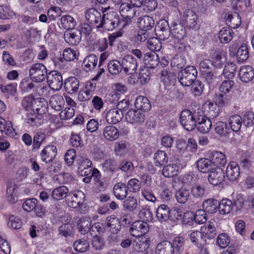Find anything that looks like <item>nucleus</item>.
<instances>
[{
  "mask_svg": "<svg viewBox=\"0 0 254 254\" xmlns=\"http://www.w3.org/2000/svg\"><path fill=\"white\" fill-rule=\"evenodd\" d=\"M214 130L216 133L221 136L227 137L229 132V128L225 122L221 121V117L216 121L214 125Z\"/></svg>",
  "mask_w": 254,
  "mask_h": 254,
  "instance_id": "e433bc0d",
  "label": "nucleus"
},
{
  "mask_svg": "<svg viewBox=\"0 0 254 254\" xmlns=\"http://www.w3.org/2000/svg\"><path fill=\"white\" fill-rule=\"evenodd\" d=\"M91 221L88 217H82L78 224L79 232L81 234L84 235L91 229Z\"/></svg>",
  "mask_w": 254,
  "mask_h": 254,
  "instance_id": "5fc2aeb1",
  "label": "nucleus"
},
{
  "mask_svg": "<svg viewBox=\"0 0 254 254\" xmlns=\"http://www.w3.org/2000/svg\"><path fill=\"white\" fill-rule=\"evenodd\" d=\"M149 239L145 236L138 237L133 243L134 250L138 252L145 251L149 248Z\"/></svg>",
  "mask_w": 254,
  "mask_h": 254,
  "instance_id": "a878e982",
  "label": "nucleus"
},
{
  "mask_svg": "<svg viewBox=\"0 0 254 254\" xmlns=\"http://www.w3.org/2000/svg\"><path fill=\"white\" fill-rule=\"evenodd\" d=\"M17 186L13 185L12 183L9 184L6 190V194L7 200L11 203H14L17 201Z\"/></svg>",
  "mask_w": 254,
  "mask_h": 254,
  "instance_id": "e2e57ef3",
  "label": "nucleus"
},
{
  "mask_svg": "<svg viewBox=\"0 0 254 254\" xmlns=\"http://www.w3.org/2000/svg\"><path fill=\"white\" fill-rule=\"evenodd\" d=\"M113 190L115 196L119 199L123 200L127 195V190L123 183H117L114 186Z\"/></svg>",
  "mask_w": 254,
  "mask_h": 254,
  "instance_id": "37998d69",
  "label": "nucleus"
},
{
  "mask_svg": "<svg viewBox=\"0 0 254 254\" xmlns=\"http://www.w3.org/2000/svg\"><path fill=\"white\" fill-rule=\"evenodd\" d=\"M113 89L114 90V93L112 94L113 99L111 100V101L113 102L118 100L119 99V94H124L127 90L126 86L121 83H115L113 85Z\"/></svg>",
  "mask_w": 254,
  "mask_h": 254,
  "instance_id": "6e6d98bb",
  "label": "nucleus"
},
{
  "mask_svg": "<svg viewBox=\"0 0 254 254\" xmlns=\"http://www.w3.org/2000/svg\"><path fill=\"white\" fill-rule=\"evenodd\" d=\"M190 196V190L184 188L179 189L175 194L177 201L180 204L185 203Z\"/></svg>",
  "mask_w": 254,
  "mask_h": 254,
  "instance_id": "49530a36",
  "label": "nucleus"
},
{
  "mask_svg": "<svg viewBox=\"0 0 254 254\" xmlns=\"http://www.w3.org/2000/svg\"><path fill=\"white\" fill-rule=\"evenodd\" d=\"M31 78H25L23 79L20 83V88L22 92H30L34 89L35 85Z\"/></svg>",
  "mask_w": 254,
  "mask_h": 254,
  "instance_id": "bf43d9fd",
  "label": "nucleus"
},
{
  "mask_svg": "<svg viewBox=\"0 0 254 254\" xmlns=\"http://www.w3.org/2000/svg\"><path fill=\"white\" fill-rule=\"evenodd\" d=\"M49 87L53 90H59L63 86V77L60 73L56 71L50 72L47 76Z\"/></svg>",
  "mask_w": 254,
  "mask_h": 254,
  "instance_id": "1a4fd4ad",
  "label": "nucleus"
},
{
  "mask_svg": "<svg viewBox=\"0 0 254 254\" xmlns=\"http://www.w3.org/2000/svg\"><path fill=\"white\" fill-rule=\"evenodd\" d=\"M57 154V147L54 145L46 146L41 152V160L46 163L52 161Z\"/></svg>",
  "mask_w": 254,
  "mask_h": 254,
  "instance_id": "a211bd4d",
  "label": "nucleus"
},
{
  "mask_svg": "<svg viewBox=\"0 0 254 254\" xmlns=\"http://www.w3.org/2000/svg\"><path fill=\"white\" fill-rule=\"evenodd\" d=\"M170 213V208L167 205L162 204L158 207L156 212V215L157 219L160 222H164L169 220Z\"/></svg>",
  "mask_w": 254,
  "mask_h": 254,
  "instance_id": "aec40b11",
  "label": "nucleus"
},
{
  "mask_svg": "<svg viewBox=\"0 0 254 254\" xmlns=\"http://www.w3.org/2000/svg\"><path fill=\"white\" fill-rule=\"evenodd\" d=\"M0 130L13 137L17 135L12 127L11 123L6 121L1 117H0Z\"/></svg>",
  "mask_w": 254,
  "mask_h": 254,
  "instance_id": "58836bf2",
  "label": "nucleus"
},
{
  "mask_svg": "<svg viewBox=\"0 0 254 254\" xmlns=\"http://www.w3.org/2000/svg\"><path fill=\"white\" fill-rule=\"evenodd\" d=\"M123 117L121 111L118 108L109 110L106 115V121L110 124H116L119 123Z\"/></svg>",
  "mask_w": 254,
  "mask_h": 254,
  "instance_id": "6ab92c4d",
  "label": "nucleus"
},
{
  "mask_svg": "<svg viewBox=\"0 0 254 254\" xmlns=\"http://www.w3.org/2000/svg\"><path fill=\"white\" fill-rule=\"evenodd\" d=\"M149 226L146 222L136 221L134 222L129 229L130 234L135 237H142L148 232Z\"/></svg>",
  "mask_w": 254,
  "mask_h": 254,
  "instance_id": "6e6552de",
  "label": "nucleus"
},
{
  "mask_svg": "<svg viewBox=\"0 0 254 254\" xmlns=\"http://www.w3.org/2000/svg\"><path fill=\"white\" fill-rule=\"evenodd\" d=\"M29 75L34 82H42L47 76V68L42 64H34L30 69Z\"/></svg>",
  "mask_w": 254,
  "mask_h": 254,
  "instance_id": "20e7f679",
  "label": "nucleus"
},
{
  "mask_svg": "<svg viewBox=\"0 0 254 254\" xmlns=\"http://www.w3.org/2000/svg\"><path fill=\"white\" fill-rule=\"evenodd\" d=\"M212 163L214 166L218 167L219 165L223 166L226 164L227 161L225 154L221 152L216 151L212 154Z\"/></svg>",
  "mask_w": 254,
  "mask_h": 254,
  "instance_id": "680f3d73",
  "label": "nucleus"
},
{
  "mask_svg": "<svg viewBox=\"0 0 254 254\" xmlns=\"http://www.w3.org/2000/svg\"><path fill=\"white\" fill-rule=\"evenodd\" d=\"M171 34L174 38L178 40V42L180 43L185 36L186 30L180 23L176 24L171 30Z\"/></svg>",
  "mask_w": 254,
  "mask_h": 254,
  "instance_id": "c03bdc74",
  "label": "nucleus"
},
{
  "mask_svg": "<svg viewBox=\"0 0 254 254\" xmlns=\"http://www.w3.org/2000/svg\"><path fill=\"white\" fill-rule=\"evenodd\" d=\"M16 13L10 7L6 5H0V19L9 20L15 18Z\"/></svg>",
  "mask_w": 254,
  "mask_h": 254,
  "instance_id": "603ef678",
  "label": "nucleus"
},
{
  "mask_svg": "<svg viewBox=\"0 0 254 254\" xmlns=\"http://www.w3.org/2000/svg\"><path fill=\"white\" fill-rule=\"evenodd\" d=\"M68 192V189L64 186L56 188L53 190L52 196L54 199L61 200L64 198Z\"/></svg>",
  "mask_w": 254,
  "mask_h": 254,
  "instance_id": "4d7b16f0",
  "label": "nucleus"
},
{
  "mask_svg": "<svg viewBox=\"0 0 254 254\" xmlns=\"http://www.w3.org/2000/svg\"><path fill=\"white\" fill-rule=\"evenodd\" d=\"M134 106L136 109L143 112L149 111L151 107L150 101L144 96H138L136 98Z\"/></svg>",
  "mask_w": 254,
  "mask_h": 254,
  "instance_id": "bb28decb",
  "label": "nucleus"
},
{
  "mask_svg": "<svg viewBox=\"0 0 254 254\" xmlns=\"http://www.w3.org/2000/svg\"><path fill=\"white\" fill-rule=\"evenodd\" d=\"M196 166L198 171L202 173H209L215 167L211 160L206 158L198 159Z\"/></svg>",
  "mask_w": 254,
  "mask_h": 254,
  "instance_id": "412c9836",
  "label": "nucleus"
},
{
  "mask_svg": "<svg viewBox=\"0 0 254 254\" xmlns=\"http://www.w3.org/2000/svg\"><path fill=\"white\" fill-rule=\"evenodd\" d=\"M125 119L130 124L138 126L144 122L145 116L138 110L131 109L127 113Z\"/></svg>",
  "mask_w": 254,
  "mask_h": 254,
  "instance_id": "9b49d317",
  "label": "nucleus"
},
{
  "mask_svg": "<svg viewBox=\"0 0 254 254\" xmlns=\"http://www.w3.org/2000/svg\"><path fill=\"white\" fill-rule=\"evenodd\" d=\"M189 237L190 241L199 248L206 244V240L203 239L202 234L199 231H191L189 234Z\"/></svg>",
  "mask_w": 254,
  "mask_h": 254,
  "instance_id": "473e14b6",
  "label": "nucleus"
},
{
  "mask_svg": "<svg viewBox=\"0 0 254 254\" xmlns=\"http://www.w3.org/2000/svg\"><path fill=\"white\" fill-rule=\"evenodd\" d=\"M158 55L154 52L147 53L144 56V62L150 68L155 67L158 64Z\"/></svg>",
  "mask_w": 254,
  "mask_h": 254,
  "instance_id": "79ce46f5",
  "label": "nucleus"
},
{
  "mask_svg": "<svg viewBox=\"0 0 254 254\" xmlns=\"http://www.w3.org/2000/svg\"><path fill=\"white\" fill-rule=\"evenodd\" d=\"M102 134L106 140L114 141L119 138L120 132L116 127L112 125H108L103 129Z\"/></svg>",
  "mask_w": 254,
  "mask_h": 254,
  "instance_id": "f3484780",
  "label": "nucleus"
},
{
  "mask_svg": "<svg viewBox=\"0 0 254 254\" xmlns=\"http://www.w3.org/2000/svg\"><path fill=\"white\" fill-rule=\"evenodd\" d=\"M233 32L229 27L223 28L219 33L218 38L222 43H228L233 38Z\"/></svg>",
  "mask_w": 254,
  "mask_h": 254,
  "instance_id": "3c124183",
  "label": "nucleus"
},
{
  "mask_svg": "<svg viewBox=\"0 0 254 254\" xmlns=\"http://www.w3.org/2000/svg\"><path fill=\"white\" fill-rule=\"evenodd\" d=\"M73 247L75 251L84 253L88 250L89 244L85 239H79L74 242Z\"/></svg>",
  "mask_w": 254,
  "mask_h": 254,
  "instance_id": "0e129e2a",
  "label": "nucleus"
},
{
  "mask_svg": "<svg viewBox=\"0 0 254 254\" xmlns=\"http://www.w3.org/2000/svg\"><path fill=\"white\" fill-rule=\"evenodd\" d=\"M182 168L181 161L179 159H171L169 164L163 169L162 174L165 177H173L178 175Z\"/></svg>",
  "mask_w": 254,
  "mask_h": 254,
  "instance_id": "423d86ee",
  "label": "nucleus"
},
{
  "mask_svg": "<svg viewBox=\"0 0 254 254\" xmlns=\"http://www.w3.org/2000/svg\"><path fill=\"white\" fill-rule=\"evenodd\" d=\"M201 233L208 239H213L216 235V231L213 222H209L201 227Z\"/></svg>",
  "mask_w": 254,
  "mask_h": 254,
  "instance_id": "c85d7f7f",
  "label": "nucleus"
},
{
  "mask_svg": "<svg viewBox=\"0 0 254 254\" xmlns=\"http://www.w3.org/2000/svg\"><path fill=\"white\" fill-rule=\"evenodd\" d=\"M97 63V57L93 54L89 55L86 57L83 61V69L86 71H91L95 68Z\"/></svg>",
  "mask_w": 254,
  "mask_h": 254,
  "instance_id": "c756f323",
  "label": "nucleus"
},
{
  "mask_svg": "<svg viewBox=\"0 0 254 254\" xmlns=\"http://www.w3.org/2000/svg\"><path fill=\"white\" fill-rule=\"evenodd\" d=\"M34 103L33 113L42 115L47 111L48 103L44 98H36Z\"/></svg>",
  "mask_w": 254,
  "mask_h": 254,
  "instance_id": "c9c22d12",
  "label": "nucleus"
},
{
  "mask_svg": "<svg viewBox=\"0 0 254 254\" xmlns=\"http://www.w3.org/2000/svg\"><path fill=\"white\" fill-rule=\"evenodd\" d=\"M249 51L246 44H242L238 48L237 53L238 61L243 63L246 61L249 58Z\"/></svg>",
  "mask_w": 254,
  "mask_h": 254,
  "instance_id": "052dcab7",
  "label": "nucleus"
},
{
  "mask_svg": "<svg viewBox=\"0 0 254 254\" xmlns=\"http://www.w3.org/2000/svg\"><path fill=\"white\" fill-rule=\"evenodd\" d=\"M233 202L228 199H223L217 208L220 215H224L230 213L232 209Z\"/></svg>",
  "mask_w": 254,
  "mask_h": 254,
  "instance_id": "8fccbe9b",
  "label": "nucleus"
},
{
  "mask_svg": "<svg viewBox=\"0 0 254 254\" xmlns=\"http://www.w3.org/2000/svg\"><path fill=\"white\" fill-rule=\"evenodd\" d=\"M168 157L167 153L162 150H158L154 155V162L156 166L161 167L167 164Z\"/></svg>",
  "mask_w": 254,
  "mask_h": 254,
  "instance_id": "de8ad7c7",
  "label": "nucleus"
},
{
  "mask_svg": "<svg viewBox=\"0 0 254 254\" xmlns=\"http://www.w3.org/2000/svg\"><path fill=\"white\" fill-rule=\"evenodd\" d=\"M202 207L204 211L209 213H213L216 212L218 208V202L214 199H207L203 201Z\"/></svg>",
  "mask_w": 254,
  "mask_h": 254,
  "instance_id": "864d4df0",
  "label": "nucleus"
},
{
  "mask_svg": "<svg viewBox=\"0 0 254 254\" xmlns=\"http://www.w3.org/2000/svg\"><path fill=\"white\" fill-rule=\"evenodd\" d=\"M7 225L10 229H19L21 227L22 222L19 217L11 215L8 218Z\"/></svg>",
  "mask_w": 254,
  "mask_h": 254,
  "instance_id": "774afa93",
  "label": "nucleus"
},
{
  "mask_svg": "<svg viewBox=\"0 0 254 254\" xmlns=\"http://www.w3.org/2000/svg\"><path fill=\"white\" fill-rule=\"evenodd\" d=\"M25 35L30 41H38L41 39V31L36 27H31L26 30Z\"/></svg>",
  "mask_w": 254,
  "mask_h": 254,
  "instance_id": "13d9d810",
  "label": "nucleus"
},
{
  "mask_svg": "<svg viewBox=\"0 0 254 254\" xmlns=\"http://www.w3.org/2000/svg\"><path fill=\"white\" fill-rule=\"evenodd\" d=\"M119 22V19L115 13L112 12L104 14L100 22L101 23L99 24V28H103L108 31L113 30L118 25Z\"/></svg>",
  "mask_w": 254,
  "mask_h": 254,
  "instance_id": "39448f33",
  "label": "nucleus"
},
{
  "mask_svg": "<svg viewBox=\"0 0 254 254\" xmlns=\"http://www.w3.org/2000/svg\"><path fill=\"white\" fill-rule=\"evenodd\" d=\"M107 228L112 233H117L120 229V223L119 219L115 215L109 216L106 221Z\"/></svg>",
  "mask_w": 254,
  "mask_h": 254,
  "instance_id": "72a5a7b5",
  "label": "nucleus"
},
{
  "mask_svg": "<svg viewBox=\"0 0 254 254\" xmlns=\"http://www.w3.org/2000/svg\"><path fill=\"white\" fill-rule=\"evenodd\" d=\"M183 20L185 21L190 28H194L197 22V17L195 13L191 9H188L184 13Z\"/></svg>",
  "mask_w": 254,
  "mask_h": 254,
  "instance_id": "4c0bfd02",
  "label": "nucleus"
},
{
  "mask_svg": "<svg viewBox=\"0 0 254 254\" xmlns=\"http://www.w3.org/2000/svg\"><path fill=\"white\" fill-rule=\"evenodd\" d=\"M156 254H174L175 250L173 244L169 241H162L156 246Z\"/></svg>",
  "mask_w": 254,
  "mask_h": 254,
  "instance_id": "5701e85b",
  "label": "nucleus"
},
{
  "mask_svg": "<svg viewBox=\"0 0 254 254\" xmlns=\"http://www.w3.org/2000/svg\"><path fill=\"white\" fill-rule=\"evenodd\" d=\"M124 71L128 74L134 73L137 68L136 59L131 55L126 56L122 60Z\"/></svg>",
  "mask_w": 254,
  "mask_h": 254,
  "instance_id": "4468645a",
  "label": "nucleus"
},
{
  "mask_svg": "<svg viewBox=\"0 0 254 254\" xmlns=\"http://www.w3.org/2000/svg\"><path fill=\"white\" fill-rule=\"evenodd\" d=\"M240 168L236 162L229 163L226 169V176L230 181L236 180L240 176Z\"/></svg>",
  "mask_w": 254,
  "mask_h": 254,
  "instance_id": "4be33fe9",
  "label": "nucleus"
},
{
  "mask_svg": "<svg viewBox=\"0 0 254 254\" xmlns=\"http://www.w3.org/2000/svg\"><path fill=\"white\" fill-rule=\"evenodd\" d=\"M197 109L202 110L204 115H208L210 118H215L218 117L220 113V108L216 104L210 102L206 101L201 107Z\"/></svg>",
  "mask_w": 254,
  "mask_h": 254,
  "instance_id": "2eb2a0df",
  "label": "nucleus"
},
{
  "mask_svg": "<svg viewBox=\"0 0 254 254\" xmlns=\"http://www.w3.org/2000/svg\"><path fill=\"white\" fill-rule=\"evenodd\" d=\"M75 20L69 15H63L61 18L60 25L64 29H72L75 27Z\"/></svg>",
  "mask_w": 254,
  "mask_h": 254,
  "instance_id": "a18cd8bd",
  "label": "nucleus"
},
{
  "mask_svg": "<svg viewBox=\"0 0 254 254\" xmlns=\"http://www.w3.org/2000/svg\"><path fill=\"white\" fill-rule=\"evenodd\" d=\"M198 114L199 109L194 110L193 112L189 110H185L181 113L180 122L186 130L191 131L194 128Z\"/></svg>",
  "mask_w": 254,
  "mask_h": 254,
  "instance_id": "f257e3e1",
  "label": "nucleus"
},
{
  "mask_svg": "<svg viewBox=\"0 0 254 254\" xmlns=\"http://www.w3.org/2000/svg\"><path fill=\"white\" fill-rule=\"evenodd\" d=\"M80 32L77 29L67 31L64 34V39L69 44L77 45L80 41Z\"/></svg>",
  "mask_w": 254,
  "mask_h": 254,
  "instance_id": "f704fd0d",
  "label": "nucleus"
},
{
  "mask_svg": "<svg viewBox=\"0 0 254 254\" xmlns=\"http://www.w3.org/2000/svg\"><path fill=\"white\" fill-rule=\"evenodd\" d=\"M36 99L32 96L25 97L22 101V106L23 109L29 113H33L34 103Z\"/></svg>",
  "mask_w": 254,
  "mask_h": 254,
  "instance_id": "69168bd1",
  "label": "nucleus"
},
{
  "mask_svg": "<svg viewBox=\"0 0 254 254\" xmlns=\"http://www.w3.org/2000/svg\"><path fill=\"white\" fill-rule=\"evenodd\" d=\"M175 78V74L167 69L163 70L161 72V81L166 87L169 86L173 84Z\"/></svg>",
  "mask_w": 254,
  "mask_h": 254,
  "instance_id": "a19ab883",
  "label": "nucleus"
},
{
  "mask_svg": "<svg viewBox=\"0 0 254 254\" xmlns=\"http://www.w3.org/2000/svg\"><path fill=\"white\" fill-rule=\"evenodd\" d=\"M241 80L244 82H248L252 80L254 77V68L249 65L242 66L239 71Z\"/></svg>",
  "mask_w": 254,
  "mask_h": 254,
  "instance_id": "393cba45",
  "label": "nucleus"
},
{
  "mask_svg": "<svg viewBox=\"0 0 254 254\" xmlns=\"http://www.w3.org/2000/svg\"><path fill=\"white\" fill-rule=\"evenodd\" d=\"M197 71L193 66H188L182 69L179 74L180 83L184 86H189L195 81Z\"/></svg>",
  "mask_w": 254,
  "mask_h": 254,
  "instance_id": "7ed1b4c3",
  "label": "nucleus"
},
{
  "mask_svg": "<svg viewBox=\"0 0 254 254\" xmlns=\"http://www.w3.org/2000/svg\"><path fill=\"white\" fill-rule=\"evenodd\" d=\"M95 85L91 81H87L80 90L78 94V99L80 101H86L90 100L93 94Z\"/></svg>",
  "mask_w": 254,
  "mask_h": 254,
  "instance_id": "ddd939ff",
  "label": "nucleus"
},
{
  "mask_svg": "<svg viewBox=\"0 0 254 254\" xmlns=\"http://www.w3.org/2000/svg\"><path fill=\"white\" fill-rule=\"evenodd\" d=\"M84 16L86 21L89 24L99 28L102 16L99 11L95 8H89L85 11Z\"/></svg>",
  "mask_w": 254,
  "mask_h": 254,
  "instance_id": "9d476101",
  "label": "nucleus"
},
{
  "mask_svg": "<svg viewBox=\"0 0 254 254\" xmlns=\"http://www.w3.org/2000/svg\"><path fill=\"white\" fill-rule=\"evenodd\" d=\"M227 53L224 51H218L213 53L212 55V64L216 67H221L227 59Z\"/></svg>",
  "mask_w": 254,
  "mask_h": 254,
  "instance_id": "cd10ccee",
  "label": "nucleus"
},
{
  "mask_svg": "<svg viewBox=\"0 0 254 254\" xmlns=\"http://www.w3.org/2000/svg\"><path fill=\"white\" fill-rule=\"evenodd\" d=\"M195 127L197 130L202 133L208 132L212 127V122L204 115L200 109H199Z\"/></svg>",
  "mask_w": 254,
  "mask_h": 254,
  "instance_id": "0eeeda50",
  "label": "nucleus"
},
{
  "mask_svg": "<svg viewBox=\"0 0 254 254\" xmlns=\"http://www.w3.org/2000/svg\"><path fill=\"white\" fill-rule=\"evenodd\" d=\"M119 12L121 16L126 20L127 24L130 22L131 19L135 15L136 9L128 3L124 2L121 4Z\"/></svg>",
  "mask_w": 254,
  "mask_h": 254,
  "instance_id": "f8f14e48",
  "label": "nucleus"
},
{
  "mask_svg": "<svg viewBox=\"0 0 254 254\" xmlns=\"http://www.w3.org/2000/svg\"><path fill=\"white\" fill-rule=\"evenodd\" d=\"M16 83H10L5 85H1L0 89L3 95L7 98L10 97L14 96L17 93Z\"/></svg>",
  "mask_w": 254,
  "mask_h": 254,
  "instance_id": "09e8293b",
  "label": "nucleus"
},
{
  "mask_svg": "<svg viewBox=\"0 0 254 254\" xmlns=\"http://www.w3.org/2000/svg\"><path fill=\"white\" fill-rule=\"evenodd\" d=\"M137 25L140 30L149 32L154 25V21L152 17L144 15L138 18Z\"/></svg>",
  "mask_w": 254,
  "mask_h": 254,
  "instance_id": "b1692460",
  "label": "nucleus"
},
{
  "mask_svg": "<svg viewBox=\"0 0 254 254\" xmlns=\"http://www.w3.org/2000/svg\"><path fill=\"white\" fill-rule=\"evenodd\" d=\"M65 101L64 98L59 94L52 96L49 100L50 106L55 110L60 111L64 105Z\"/></svg>",
  "mask_w": 254,
  "mask_h": 254,
  "instance_id": "2f4dec72",
  "label": "nucleus"
},
{
  "mask_svg": "<svg viewBox=\"0 0 254 254\" xmlns=\"http://www.w3.org/2000/svg\"><path fill=\"white\" fill-rule=\"evenodd\" d=\"M79 82L75 77H69L64 83V87L66 91L70 93H74L79 89Z\"/></svg>",
  "mask_w": 254,
  "mask_h": 254,
  "instance_id": "ea45409f",
  "label": "nucleus"
},
{
  "mask_svg": "<svg viewBox=\"0 0 254 254\" xmlns=\"http://www.w3.org/2000/svg\"><path fill=\"white\" fill-rule=\"evenodd\" d=\"M228 123L232 130L238 132L242 126L243 120L241 116L234 114L229 117Z\"/></svg>",
  "mask_w": 254,
  "mask_h": 254,
  "instance_id": "7c9ffc66",
  "label": "nucleus"
},
{
  "mask_svg": "<svg viewBox=\"0 0 254 254\" xmlns=\"http://www.w3.org/2000/svg\"><path fill=\"white\" fill-rule=\"evenodd\" d=\"M224 178L223 170L219 167H215L209 173L208 180L212 185L216 186L222 183Z\"/></svg>",
  "mask_w": 254,
  "mask_h": 254,
  "instance_id": "dca6fc26",
  "label": "nucleus"
},
{
  "mask_svg": "<svg viewBox=\"0 0 254 254\" xmlns=\"http://www.w3.org/2000/svg\"><path fill=\"white\" fill-rule=\"evenodd\" d=\"M123 68L122 64L118 60L110 61L108 65L109 72L113 75L118 74Z\"/></svg>",
  "mask_w": 254,
  "mask_h": 254,
  "instance_id": "338daca9",
  "label": "nucleus"
},
{
  "mask_svg": "<svg viewBox=\"0 0 254 254\" xmlns=\"http://www.w3.org/2000/svg\"><path fill=\"white\" fill-rule=\"evenodd\" d=\"M234 86V82L231 80L223 81L220 85V94L217 97V102L220 106H224L228 104L230 100L229 94L231 92Z\"/></svg>",
  "mask_w": 254,
  "mask_h": 254,
  "instance_id": "f03ea898",
  "label": "nucleus"
}]
</instances>
